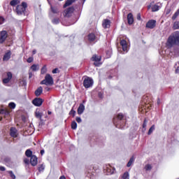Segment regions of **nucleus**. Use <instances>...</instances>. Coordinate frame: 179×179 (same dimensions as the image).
I'll list each match as a JSON object with an SVG mask.
<instances>
[{"mask_svg": "<svg viewBox=\"0 0 179 179\" xmlns=\"http://www.w3.org/2000/svg\"><path fill=\"white\" fill-rule=\"evenodd\" d=\"M124 120V115L122 113L118 114L116 117L113 118V124L115 125L116 128H119V129H125L127 123Z\"/></svg>", "mask_w": 179, "mask_h": 179, "instance_id": "nucleus-1", "label": "nucleus"}, {"mask_svg": "<svg viewBox=\"0 0 179 179\" xmlns=\"http://www.w3.org/2000/svg\"><path fill=\"white\" fill-rule=\"evenodd\" d=\"M168 45H179V31H176L172 34L168 38Z\"/></svg>", "mask_w": 179, "mask_h": 179, "instance_id": "nucleus-2", "label": "nucleus"}, {"mask_svg": "<svg viewBox=\"0 0 179 179\" xmlns=\"http://www.w3.org/2000/svg\"><path fill=\"white\" fill-rule=\"evenodd\" d=\"M26 9H27V3L22 2L20 5L16 6L15 13L18 16H25Z\"/></svg>", "mask_w": 179, "mask_h": 179, "instance_id": "nucleus-3", "label": "nucleus"}, {"mask_svg": "<svg viewBox=\"0 0 179 179\" xmlns=\"http://www.w3.org/2000/svg\"><path fill=\"white\" fill-rule=\"evenodd\" d=\"M41 85H45L48 86V85H54V79H52V76L50 74H47L45 76V79L41 82Z\"/></svg>", "mask_w": 179, "mask_h": 179, "instance_id": "nucleus-4", "label": "nucleus"}, {"mask_svg": "<svg viewBox=\"0 0 179 179\" xmlns=\"http://www.w3.org/2000/svg\"><path fill=\"white\" fill-rule=\"evenodd\" d=\"M104 173L107 174V176H110L111 174H114L115 171V168L113 167L110 164H106L103 166Z\"/></svg>", "mask_w": 179, "mask_h": 179, "instance_id": "nucleus-5", "label": "nucleus"}, {"mask_svg": "<svg viewBox=\"0 0 179 179\" xmlns=\"http://www.w3.org/2000/svg\"><path fill=\"white\" fill-rule=\"evenodd\" d=\"M93 79H92L90 77H86L84 79L83 85L85 87V89H89V87H92V86H93Z\"/></svg>", "mask_w": 179, "mask_h": 179, "instance_id": "nucleus-6", "label": "nucleus"}, {"mask_svg": "<svg viewBox=\"0 0 179 179\" xmlns=\"http://www.w3.org/2000/svg\"><path fill=\"white\" fill-rule=\"evenodd\" d=\"M92 61H94V64L95 66H100L101 65V63L100 62L101 61V57L97 56L96 55H94L92 57Z\"/></svg>", "mask_w": 179, "mask_h": 179, "instance_id": "nucleus-7", "label": "nucleus"}, {"mask_svg": "<svg viewBox=\"0 0 179 179\" xmlns=\"http://www.w3.org/2000/svg\"><path fill=\"white\" fill-rule=\"evenodd\" d=\"M6 38H8V31H1L0 32V44H3L6 41Z\"/></svg>", "mask_w": 179, "mask_h": 179, "instance_id": "nucleus-8", "label": "nucleus"}, {"mask_svg": "<svg viewBox=\"0 0 179 179\" xmlns=\"http://www.w3.org/2000/svg\"><path fill=\"white\" fill-rule=\"evenodd\" d=\"M74 10H75V8L73 7H69V8L66 9L64 12V17H71Z\"/></svg>", "mask_w": 179, "mask_h": 179, "instance_id": "nucleus-9", "label": "nucleus"}, {"mask_svg": "<svg viewBox=\"0 0 179 179\" xmlns=\"http://www.w3.org/2000/svg\"><path fill=\"white\" fill-rule=\"evenodd\" d=\"M43 101H44L41 98H35L32 101V104H34V106H36V107H40L43 104Z\"/></svg>", "mask_w": 179, "mask_h": 179, "instance_id": "nucleus-10", "label": "nucleus"}, {"mask_svg": "<svg viewBox=\"0 0 179 179\" xmlns=\"http://www.w3.org/2000/svg\"><path fill=\"white\" fill-rule=\"evenodd\" d=\"M146 27L148 29H155L156 27V20H150L146 24Z\"/></svg>", "mask_w": 179, "mask_h": 179, "instance_id": "nucleus-11", "label": "nucleus"}, {"mask_svg": "<svg viewBox=\"0 0 179 179\" xmlns=\"http://www.w3.org/2000/svg\"><path fill=\"white\" fill-rule=\"evenodd\" d=\"M13 78V75L12 73L10 72H8L6 73V78H5L4 79H3V83L4 85H6V83H9V82H10V80Z\"/></svg>", "mask_w": 179, "mask_h": 179, "instance_id": "nucleus-12", "label": "nucleus"}, {"mask_svg": "<svg viewBox=\"0 0 179 179\" xmlns=\"http://www.w3.org/2000/svg\"><path fill=\"white\" fill-rule=\"evenodd\" d=\"M120 45L122 47V50L124 52H128V43H127V41L122 40L120 41Z\"/></svg>", "mask_w": 179, "mask_h": 179, "instance_id": "nucleus-13", "label": "nucleus"}, {"mask_svg": "<svg viewBox=\"0 0 179 179\" xmlns=\"http://www.w3.org/2000/svg\"><path fill=\"white\" fill-rule=\"evenodd\" d=\"M48 3L50 4V10L52 13H54V14L59 13V8L57 6H52V5H51V3H50V1H48Z\"/></svg>", "mask_w": 179, "mask_h": 179, "instance_id": "nucleus-14", "label": "nucleus"}, {"mask_svg": "<svg viewBox=\"0 0 179 179\" xmlns=\"http://www.w3.org/2000/svg\"><path fill=\"white\" fill-rule=\"evenodd\" d=\"M10 136L13 138L17 137V130L15 127H11L10 130Z\"/></svg>", "mask_w": 179, "mask_h": 179, "instance_id": "nucleus-15", "label": "nucleus"}, {"mask_svg": "<svg viewBox=\"0 0 179 179\" xmlns=\"http://www.w3.org/2000/svg\"><path fill=\"white\" fill-rule=\"evenodd\" d=\"M30 163H31V166H37V163H38L37 157H36L35 155H32L31 157Z\"/></svg>", "mask_w": 179, "mask_h": 179, "instance_id": "nucleus-16", "label": "nucleus"}, {"mask_svg": "<svg viewBox=\"0 0 179 179\" xmlns=\"http://www.w3.org/2000/svg\"><path fill=\"white\" fill-rule=\"evenodd\" d=\"M12 55V52L10 50L6 52L3 57V61H9L10 59V56Z\"/></svg>", "mask_w": 179, "mask_h": 179, "instance_id": "nucleus-17", "label": "nucleus"}, {"mask_svg": "<svg viewBox=\"0 0 179 179\" xmlns=\"http://www.w3.org/2000/svg\"><path fill=\"white\" fill-rule=\"evenodd\" d=\"M110 24H111L110 20H104L102 23V26L104 29H108V27H110Z\"/></svg>", "mask_w": 179, "mask_h": 179, "instance_id": "nucleus-18", "label": "nucleus"}, {"mask_svg": "<svg viewBox=\"0 0 179 179\" xmlns=\"http://www.w3.org/2000/svg\"><path fill=\"white\" fill-rule=\"evenodd\" d=\"M83 111H85V105L80 103L78 108V114L80 115L81 114H83Z\"/></svg>", "mask_w": 179, "mask_h": 179, "instance_id": "nucleus-19", "label": "nucleus"}, {"mask_svg": "<svg viewBox=\"0 0 179 179\" xmlns=\"http://www.w3.org/2000/svg\"><path fill=\"white\" fill-rule=\"evenodd\" d=\"M127 20H128L129 24H132V23H134V15H132V13L128 14Z\"/></svg>", "mask_w": 179, "mask_h": 179, "instance_id": "nucleus-20", "label": "nucleus"}, {"mask_svg": "<svg viewBox=\"0 0 179 179\" xmlns=\"http://www.w3.org/2000/svg\"><path fill=\"white\" fill-rule=\"evenodd\" d=\"M73 2H76V0H67L64 3L63 8H66L68 6H71L73 3Z\"/></svg>", "mask_w": 179, "mask_h": 179, "instance_id": "nucleus-21", "label": "nucleus"}, {"mask_svg": "<svg viewBox=\"0 0 179 179\" xmlns=\"http://www.w3.org/2000/svg\"><path fill=\"white\" fill-rule=\"evenodd\" d=\"M43 93V87H39L36 91H35V96L38 97Z\"/></svg>", "mask_w": 179, "mask_h": 179, "instance_id": "nucleus-22", "label": "nucleus"}, {"mask_svg": "<svg viewBox=\"0 0 179 179\" xmlns=\"http://www.w3.org/2000/svg\"><path fill=\"white\" fill-rule=\"evenodd\" d=\"M89 41H94L96 40V35L94 34H90L88 35Z\"/></svg>", "mask_w": 179, "mask_h": 179, "instance_id": "nucleus-23", "label": "nucleus"}, {"mask_svg": "<svg viewBox=\"0 0 179 179\" xmlns=\"http://www.w3.org/2000/svg\"><path fill=\"white\" fill-rule=\"evenodd\" d=\"M19 3H20V1H19V0H12L10 2V5L11 6H16V5H19Z\"/></svg>", "mask_w": 179, "mask_h": 179, "instance_id": "nucleus-24", "label": "nucleus"}, {"mask_svg": "<svg viewBox=\"0 0 179 179\" xmlns=\"http://www.w3.org/2000/svg\"><path fill=\"white\" fill-rule=\"evenodd\" d=\"M134 162H135V158L134 157H131L129 162L127 164V167H131L132 164H134Z\"/></svg>", "mask_w": 179, "mask_h": 179, "instance_id": "nucleus-25", "label": "nucleus"}, {"mask_svg": "<svg viewBox=\"0 0 179 179\" xmlns=\"http://www.w3.org/2000/svg\"><path fill=\"white\" fill-rule=\"evenodd\" d=\"M31 71H33L34 72H36V71H38V69H40V68L38 67V65L37 64H33L31 66Z\"/></svg>", "mask_w": 179, "mask_h": 179, "instance_id": "nucleus-26", "label": "nucleus"}, {"mask_svg": "<svg viewBox=\"0 0 179 179\" xmlns=\"http://www.w3.org/2000/svg\"><path fill=\"white\" fill-rule=\"evenodd\" d=\"M25 156H27V157H31V156H33V152L30 150H27L25 152Z\"/></svg>", "mask_w": 179, "mask_h": 179, "instance_id": "nucleus-27", "label": "nucleus"}, {"mask_svg": "<svg viewBox=\"0 0 179 179\" xmlns=\"http://www.w3.org/2000/svg\"><path fill=\"white\" fill-rule=\"evenodd\" d=\"M160 9V6L158 5H154L152 6V12H157Z\"/></svg>", "mask_w": 179, "mask_h": 179, "instance_id": "nucleus-28", "label": "nucleus"}, {"mask_svg": "<svg viewBox=\"0 0 179 179\" xmlns=\"http://www.w3.org/2000/svg\"><path fill=\"white\" fill-rule=\"evenodd\" d=\"M120 179H129V173L125 172L124 174L122 175Z\"/></svg>", "mask_w": 179, "mask_h": 179, "instance_id": "nucleus-29", "label": "nucleus"}, {"mask_svg": "<svg viewBox=\"0 0 179 179\" xmlns=\"http://www.w3.org/2000/svg\"><path fill=\"white\" fill-rule=\"evenodd\" d=\"M173 29L174 30H178L179 29V22L176 21L173 23Z\"/></svg>", "mask_w": 179, "mask_h": 179, "instance_id": "nucleus-30", "label": "nucleus"}, {"mask_svg": "<svg viewBox=\"0 0 179 179\" xmlns=\"http://www.w3.org/2000/svg\"><path fill=\"white\" fill-rule=\"evenodd\" d=\"M178 16H179V8L176 11V13L173 15L172 20H176V19H177V17H178Z\"/></svg>", "mask_w": 179, "mask_h": 179, "instance_id": "nucleus-31", "label": "nucleus"}, {"mask_svg": "<svg viewBox=\"0 0 179 179\" xmlns=\"http://www.w3.org/2000/svg\"><path fill=\"white\" fill-rule=\"evenodd\" d=\"M144 170H145V171H150V170H152V165L151 164L145 165L144 167Z\"/></svg>", "mask_w": 179, "mask_h": 179, "instance_id": "nucleus-32", "label": "nucleus"}, {"mask_svg": "<svg viewBox=\"0 0 179 179\" xmlns=\"http://www.w3.org/2000/svg\"><path fill=\"white\" fill-rule=\"evenodd\" d=\"M0 114H3L4 115H9V112L7 110L1 109L0 110Z\"/></svg>", "mask_w": 179, "mask_h": 179, "instance_id": "nucleus-33", "label": "nucleus"}, {"mask_svg": "<svg viewBox=\"0 0 179 179\" xmlns=\"http://www.w3.org/2000/svg\"><path fill=\"white\" fill-rule=\"evenodd\" d=\"M35 115L36 118H39L40 120H41V117H43V113H40L39 111H36L35 113Z\"/></svg>", "mask_w": 179, "mask_h": 179, "instance_id": "nucleus-34", "label": "nucleus"}, {"mask_svg": "<svg viewBox=\"0 0 179 179\" xmlns=\"http://www.w3.org/2000/svg\"><path fill=\"white\" fill-rule=\"evenodd\" d=\"M78 128V124L76 122L73 121L71 122V129H76Z\"/></svg>", "mask_w": 179, "mask_h": 179, "instance_id": "nucleus-35", "label": "nucleus"}, {"mask_svg": "<svg viewBox=\"0 0 179 179\" xmlns=\"http://www.w3.org/2000/svg\"><path fill=\"white\" fill-rule=\"evenodd\" d=\"M176 73H179V62L175 64Z\"/></svg>", "mask_w": 179, "mask_h": 179, "instance_id": "nucleus-36", "label": "nucleus"}, {"mask_svg": "<svg viewBox=\"0 0 179 179\" xmlns=\"http://www.w3.org/2000/svg\"><path fill=\"white\" fill-rule=\"evenodd\" d=\"M148 125V120L146 119L144 120L143 124V131H146V127Z\"/></svg>", "mask_w": 179, "mask_h": 179, "instance_id": "nucleus-37", "label": "nucleus"}, {"mask_svg": "<svg viewBox=\"0 0 179 179\" xmlns=\"http://www.w3.org/2000/svg\"><path fill=\"white\" fill-rule=\"evenodd\" d=\"M155 124H154V125H152V126L150 128V129H149V131H148V135H150V134L153 132V131H155Z\"/></svg>", "mask_w": 179, "mask_h": 179, "instance_id": "nucleus-38", "label": "nucleus"}, {"mask_svg": "<svg viewBox=\"0 0 179 179\" xmlns=\"http://www.w3.org/2000/svg\"><path fill=\"white\" fill-rule=\"evenodd\" d=\"M8 174H10V176L11 177V178L16 179V176H15V173H13V171H9Z\"/></svg>", "mask_w": 179, "mask_h": 179, "instance_id": "nucleus-39", "label": "nucleus"}, {"mask_svg": "<svg viewBox=\"0 0 179 179\" xmlns=\"http://www.w3.org/2000/svg\"><path fill=\"white\" fill-rule=\"evenodd\" d=\"M52 22L53 23V24H58V23H59V19L58 18H54L52 20Z\"/></svg>", "mask_w": 179, "mask_h": 179, "instance_id": "nucleus-40", "label": "nucleus"}, {"mask_svg": "<svg viewBox=\"0 0 179 179\" xmlns=\"http://www.w3.org/2000/svg\"><path fill=\"white\" fill-rule=\"evenodd\" d=\"M8 107H10V108H15L16 107V104L13 102H10L9 104H8Z\"/></svg>", "mask_w": 179, "mask_h": 179, "instance_id": "nucleus-41", "label": "nucleus"}, {"mask_svg": "<svg viewBox=\"0 0 179 179\" xmlns=\"http://www.w3.org/2000/svg\"><path fill=\"white\" fill-rule=\"evenodd\" d=\"M44 169H45L44 165L41 164L38 167V171H40V172L44 171Z\"/></svg>", "mask_w": 179, "mask_h": 179, "instance_id": "nucleus-42", "label": "nucleus"}, {"mask_svg": "<svg viewBox=\"0 0 179 179\" xmlns=\"http://www.w3.org/2000/svg\"><path fill=\"white\" fill-rule=\"evenodd\" d=\"M27 62H28V64H31V62H33V57H29Z\"/></svg>", "mask_w": 179, "mask_h": 179, "instance_id": "nucleus-43", "label": "nucleus"}, {"mask_svg": "<svg viewBox=\"0 0 179 179\" xmlns=\"http://www.w3.org/2000/svg\"><path fill=\"white\" fill-rule=\"evenodd\" d=\"M5 22V19L3 17H0V24H3Z\"/></svg>", "mask_w": 179, "mask_h": 179, "instance_id": "nucleus-44", "label": "nucleus"}, {"mask_svg": "<svg viewBox=\"0 0 179 179\" xmlns=\"http://www.w3.org/2000/svg\"><path fill=\"white\" fill-rule=\"evenodd\" d=\"M76 120L77 122H78V124H80V122H82V118H80L79 117H77Z\"/></svg>", "mask_w": 179, "mask_h": 179, "instance_id": "nucleus-45", "label": "nucleus"}, {"mask_svg": "<svg viewBox=\"0 0 179 179\" xmlns=\"http://www.w3.org/2000/svg\"><path fill=\"white\" fill-rule=\"evenodd\" d=\"M52 72V73H58V69L56 68V69H53Z\"/></svg>", "mask_w": 179, "mask_h": 179, "instance_id": "nucleus-46", "label": "nucleus"}, {"mask_svg": "<svg viewBox=\"0 0 179 179\" xmlns=\"http://www.w3.org/2000/svg\"><path fill=\"white\" fill-rule=\"evenodd\" d=\"M24 162L25 164H29L30 163V161L29 159H25L24 160Z\"/></svg>", "mask_w": 179, "mask_h": 179, "instance_id": "nucleus-47", "label": "nucleus"}, {"mask_svg": "<svg viewBox=\"0 0 179 179\" xmlns=\"http://www.w3.org/2000/svg\"><path fill=\"white\" fill-rule=\"evenodd\" d=\"M6 169L4 166H0V171H5Z\"/></svg>", "mask_w": 179, "mask_h": 179, "instance_id": "nucleus-48", "label": "nucleus"}, {"mask_svg": "<svg viewBox=\"0 0 179 179\" xmlns=\"http://www.w3.org/2000/svg\"><path fill=\"white\" fill-rule=\"evenodd\" d=\"M106 54L108 55L107 58H110V57H111V52H107Z\"/></svg>", "mask_w": 179, "mask_h": 179, "instance_id": "nucleus-49", "label": "nucleus"}, {"mask_svg": "<svg viewBox=\"0 0 179 179\" xmlns=\"http://www.w3.org/2000/svg\"><path fill=\"white\" fill-rule=\"evenodd\" d=\"M46 69H45V68H43L42 69H41V73H45V72H46Z\"/></svg>", "mask_w": 179, "mask_h": 179, "instance_id": "nucleus-50", "label": "nucleus"}, {"mask_svg": "<svg viewBox=\"0 0 179 179\" xmlns=\"http://www.w3.org/2000/svg\"><path fill=\"white\" fill-rule=\"evenodd\" d=\"M22 85H23V86H26V85H27V83H26V80H23L22 81Z\"/></svg>", "mask_w": 179, "mask_h": 179, "instance_id": "nucleus-51", "label": "nucleus"}, {"mask_svg": "<svg viewBox=\"0 0 179 179\" xmlns=\"http://www.w3.org/2000/svg\"><path fill=\"white\" fill-rule=\"evenodd\" d=\"M137 20H141V13H138V14L137 15Z\"/></svg>", "mask_w": 179, "mask_h": 179, "instance_id": "nucleus-52", "label": "nucleus"}, {"mask_svg": "<svg viewBox=\"0 0 179 179\" xmlns=\"http://www.w3.org/2000/svg\"><path fill=\"white\" fill-rule=\"evenodd\" d=\"M36 52H37V50H34L32 51L33 55H34Z\"/></svg>", "mask_w": 179, "mask_h": 179, "instance_id": "nucleus-53", "label": "nucleus"}, {"mask_svg": "<svg viewBox=\"0 0 179 179\" xmlns=\"http://www.w3.org/2000/svg\"><path fill=\"white\" fill-rule=\"evenodd\" d=\"M44 153H45V151H44V150H41V155H44Z\"/></svg>", "mask_w": 179, "mask_h": 179, "instance_id": "nucleus-54", "label": "nucleus"}, {"mask_svg": "<svg viewBox=\"0 0 179 179\" xmlns=\"http://www.w3.org/2000/svg\"><path fill=\"white\" fill-rule=\"evenodd\" d=\"M48 114L49 115H51V114H52V113L51 111L48 110Z\"/></svg>", "mask_w": 179, "mask_h": 179, "instance_id": "nucleus-55", "label": "nucleus"}, {"mask_svg": "<svg viewBox=\"0 0 179 179\" xmlns=\"http://www.w3.org/2000/svg\"><path fill=\"white\" fill-rule=\"evenodd\" d=\"M59 179H66V178H65V176H61V177L59 178Z\"/></svg>", "mask_w": 179, "mask_h": 179, "instance_id": "nucleus-56", "label": "nucleus"}, {"mask_svg": "<svg viewBox=\"0 0 179 179\" xmlns=\"http://www.w3.org/2000/svg\"><path fill=\"white\" fill-rule=\"evenodd\" d=\"M157 104H160V99H158V100H157Z\"/></svg>", "mask_w": 179, "mask_h": 179, "instance_id": "nucleus-57", "label": "nucleus"}, {"mask_svg": "<svg viewBox=\"0 0 179 179\" xmlns=\"http://www.w3.org/2000/svg\"><path fill=\"white\" fill-rule=\"evenodd\" d=\"M74 23H76V21H74L73 22H72L71 24H74Z\"/></svg>", "mask_w": 179, "mask_h": 179, "instance_id": "nucleus-58", "label": "nucleus"}, {"mask_svg": "<svg viewBox=\"0 0 179 179\" xmlns=\"http://www.w3.org/2000/svg\"><path fill=\"white\" fill-rule=\"evenodd\" d=\"M73 113H75V111L71 110L70 114H72Z\"/></svg>", "mask_w": 179, "mask_h": 179, "instance_id": "nucleus-59", "label": "nucleus"}, {"mask_svg": "<svg viewBox=\"0 0 179 179\" xmlns=\"http://www.w3.org/2000/svg\"><path fill=\"white\" fill-rule=\"evenodd\" d=\"M31 76H32V74L29 73V78H31Z\"/></svg>", "mask_w": 179, "mask_h": 179, "instance_id": "nucleus-60", "label": "nucleus"}, {"mask_svg": "<svg viewBox=\"0 0 179 179\" xmlns=\"http://www.w3.org/2000/svg\"><path fill=\"white\" fill-rule=\"evenodd\" d=\"M0 121H2V117H0Z\"/></svg>", "mask_w": 179, "mask_h": 179, "instance_id": "nucleus-61", "label": "nucleus"}, {"mask_svg": "<svg viewBox=\"0 0 179 179\" xmlns=\"http://www.w3.org/2000/svg\"><path fill=\"white\" fill-rule=\"evenodd\" d=\"M86 0H84V2Z\"/></svg>", "mask_w": 179, "mask_h": 179, "instance_id": "nucleus-62", "label": "nucleus"}, {"mask_svg": "<svg viewBox=\"0 0 179 179\" xmlns=\"http://www.w3.org/2000/svg\"><path fill=\"white\" fill-rule=\"evenodd\" d=\"M59 1H62V0H59Z\"/></svg>", "mask_w": 179, "mask_h": 179, "instance_id": "nucleus-63", "label": "nucleus"}]
</instances>
